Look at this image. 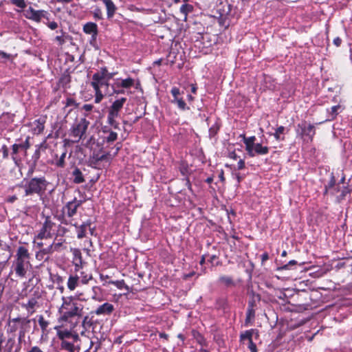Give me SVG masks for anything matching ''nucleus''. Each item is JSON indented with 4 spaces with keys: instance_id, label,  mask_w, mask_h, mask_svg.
Masks as SVG:
<instances>
[{
    "instance_id": "obj_20",
    "label": "nucleus",
    "mask_w": 352,
    "mask_h": 352,
    "mask_svg": "<svg viewBox=\"0 0 352 352\" xmlns=\"http://www.w3.org/2000/svg\"><path fill=\"white\" fill-rule=\"evenodd\" d=\"M243 142L245 144V149L250 156L253 155V146L256 144L254 141L256 140L255 136H251L249 138H245L243 135Z\"/></svg>"
},
{
    "instance_id": "obj_59",
    "label": "nucleus",
    "mask_w": 352,
    "mask_h": 352,
    "mask_svg": "<svg viewBox=\"0 0 352 352\" xmlns=\"http://www.w3.org/2000/svg\"><path fill=\"white\" fill-rule=\"evenodd\" d=\"M254 307H255V300L253 299L251 300H249L248 309H254Z\"/></svg>"
},
{
    "instance_id": "obj_58",
    "label": "nucleus",
    "mask_w": 352,
    "mask_h": 352,
    "mask_svg": "<svg viewBox=\"0 0 352 352\" xmlns=\"http://www.w3.org/2000/svg\"><path fill=\"white\" fill-rule=\"evenodd\" d=\"M47 26L51 29V30H55L58 28V23L55 21H52V22H50L47 23Z\"/></svg>"
},
{
    "instance_id": "obj_26",
    "label": "nucleus",
    "mask_w": 352,
    "mask_h": 352,
    "mask_svg": "<svg viewBox=\"0 0 352 352\" xmlns=\"http://www.w3.org/2000/svg\"><path fill=\"white\" fill-rule=\"evenodd\" d=\"M72 175L74 177L73 182L75 184H81L85 181L82 171L77 167L74 169Z\"/></svg>"
},
{
    "instance_id": "obj_28",
    "label": "nucleus",
    "mask_w": 352,
    "mask_h": 352,
    "mask_svg": "<svg viewBox=\"0 0 352 352\" xmlns=\"http://www.w3.org/2000/svg\"><path fill=\"white\" fill-rule=\"evenodd\" d=\"M78 278L80 282L85 285L87 284L89 281L93 278V276L91 273L83 270L80 272V276Z\"/></svg>"
},
{
    "instance_id": "obj_5",
    "label": "nucleus",
    "mask_w": 352,
    "mask_h": 352,
    "mask_svg": "<svg viewBox=\"0 0 352 352\" xmlns=\"http://www.w3.org/2000/svg\"><path fill=\"white\" fill-rule=\"evenodd\" d=\"M126 101V98L116 100L110 106L108 111L107 122L116 129H119V123L116 119L119 116L120 111Z\"/></svg>"
},
{
    "instance_id": "obj_60",
    "label": "nucleus",
    "mask_w": 352,
    "mask_h": 352,
    "mask_svg": "<svg viewBox=\"0 0 352 352\" xmlns=\"http://www.w3.org/2000/svg\"><path fill=\"white\" fill-rule=\"evenodd\" d=\"M2 150H3V158H7L8 157V150L7 146L4 145L2 147Z\"/></svg>"
},
{
    "instance_id": "obj_29",
    "label": "nucleus",
    "mask_w": 352,
    "mask_h": 352,
    "mask_svg": "<svg viewBox=\"0 0 352 352\" xmlns=\"http://www.w3.org/2000/svg\"><path fill=\"white\" fill-rule=\"evenodd\" d=\"M38 324L41 327L42 333H46L47 331V327L50 324V322L44 318L43 315L38 316Z\"/></svg>"
},
{
    "instance_id": "obj_41",
    "label": "nucleus",
    "mask_w": 352,
    "mask_h": 352,
    "mask_svg": "<svg viewBox=\"0 0 352 352\" xmlns=\"http://www.w3.org/2000/svg\"><path fill=\"white\" fill-rule=\"evenodd\" d=\"M341 109L340 105H336L331 108L329 111V116L331 118L329 120H333L338 114V110Z\"/></svg>"
},
{
    "instance_id": "obj_7",
    "label": "nucleus",
    "mask_w": 352,
    "mask_h": 352,
    "mask_svg": "<svg viewBox=\"0 0 352 352\" xmlns=\"http://www.w3.org/2000/svg\"><path fill=\"white\" fill-rule=\"evenodd\" d=\"M135 80L132 78H127L126 79L116 78L114 82L111 85L113 92L109 95L113 94H124L126 90L130 89L134 85Z\"/></svg>"
},
{
    "instance_id": "obj_6",
    "label": "nucleus",
    "mask_w": 352,
    "mask_h": 352,
    "mask_svg": "<svg viewBox=\"0 0 352 352\" xmlns=\"http://www.w3.org/2000/svg\"><path fill=\"white\" fill-rule=\"evenodd\" d=\"M31 322L30 319H28V318H14L12 319H10L8 320V327L7 329L8 333H15L18 328L19 324L21 326V329L19 331V340H21L23 337H24L25 333L27 331V327L29 326L30 323Z\"/></svg>"
},
{
    "instance_id": "obj_17",
    "label": "nucleus",
    "mask_w": 352,
    "mask_h": 352,
    "mask_svg": "<svg viewBox=\"0 0 352 352\" xmlns=\"http://www.w3.org/2000/svg\"><path fill=\"white\" fill-rule=\"evenodd\" d=\"M73 254V263L75 267V271L78 272L82 268L83 261L82 253L79 249L74 248L71 250Z\"/></svg>"
},
{
    "instance_id": "obj_57",
    "label": "nucleus",
    "mask_w": 352,
    "mask_h": 352,
    "mask_svg": "<svg viewBox=\"0 0 352 352\" xmlns=\"http://www.w3.org/2000/svg\"><path fill=\"white\" fill-rule=\"evenodd\" d=\"M333 43L336 47H340L342 44V39L338 36L333 39Z\"/></svg>"
},
{
    "instance_id": "obj_23",
    "label": "nucleus",
    "mask_w": 352,
    "mask_h": 352,
    "mask_svg": "<svg viewBox=\"0 0 352 352\" xmlns=\"http://www.w3.org/2000/svg\"><path fill=\"white\" fill-rule=\"evenodd\" d=\"M104 4L107 8V15L108 19H111L113 16L116 7L112 0H102Z\"/></svg>"
},
{
    "instance_id": "obj_48",
    "label": "nucleus",
    "mask_w": 352,
    "mask_h": 352,
    "mask_svg": "<svg viewBox=\"0 0 352 352\" xmlns=\"http://www.w3.org/2000/svg\"><path fill=\"white\" fill-rule=\"evenodd\" d=\"M52 244L54 252H60L61 250V248L63 246V241H58V242L54 241Z\"/></svg>"
},
{
    "instance_id": "obj_9",
    "label": "nucleus",
    "mask_w": 352,
    "mask_h": 352,
    "mask_svg": "<svg viewBox=\"0 0 352 352\" xmlns=\"http://www.w3.org/2000/svg\"><path fill=\"white\" fill-rule=\"evenodd\" d=\"M297 133L303 138H307L309 140L312 141L316 133L315 126L314 124L307 123V121L302 120L297 124Z\"/></svg>"
},
{
    "instance_id": "obj_62",
    "label": "nucleus",
    "mask_w": 352,
    "mask_h": 352,
    "mask_svg": "<svg viewBox=\"0 0 352 352\" xmlns=\"http://www.w3.org/2000/svg\"><path fill=\"white\" fill-rule=\"evenodd\" d=\"M269 258V255L267 252H265L263 253L262 255H261V261H262V263H263L264 262H265L266 261H267Z\"/></svg>"
},
{
    "instance_id": "obj_16",
    "label": "nucleus",
    "mask_w": 352,
    "mask_h": 352,
    "mask_svg": "<svg viewBox=\"0 0 352 352\" xmlns=\"http://www.w3.org/2000/svg\"><path fill=\"white\" fill-rule=\"evenodd\" d=\"M29 137H28L24 142L21 144H14L12 146V158L16 163L17 162L16 155L18 153L19 151L24 150L25 151H26L30 148V144L29 142Z\"/></svg>"
},
{
    "instance_id": "obj_42",
    "label": "nucleus",
    "mask_w": 352,
    "mask_h": 352,
    "mask_svg": "<svg viewBox=\"0 0 352 352\" xmlns=\"http://www.w3.org/2000/svg\"><path fill=\"white\" fill-rule=\"evenodd\" d=\"M252 331L253 330H248L245 331L244 333H241L240 336L241 340H248L249 342L252 340Z\"/></svg>"
},
{
    "instance_id": "obj_40",
    "label": "nucleus",
    "mask_w": 352,
    "mask_h": 352,
    "mask_svg": "<svg viewBox=\"0 0 352 352\" xmlns=\"http://www.w3.org/2000/svg\"><path fill=\"white\" fill-rule=\"evenodd\" d=\"M66 155H67V151L65 149V151L63 152V153L61 154L60 157L56 160V162L55 163V165L57 167H59V168L65 167V159L66 157Z\"/></svg>"
},
{
    "instance_id": "obj_27",
    "label": "nucleus",
    "mask_w": 352,
    "mask_h": 352,
    "mask_svg": "<svg viewBox=\"0 0 352 352\" xmlns=\"http://www.w3.org/2000/svg\"><path fill=\"white\" fill-rule=\"evenodd\" d=\"M79 278L78 276H70L67 280V287L69 290L73 291L78 286Z\"/></svg>"
},
{
    "instance_id": "obj_35",
    "label": "nucleus",
    "mask_w": 352,
    "mask_h": 352,
    "mask_svg": "<svg viewBox=\"0 0 352 352\" xmlns=\"http://www.w3.org/2000/svg\"><path fill=\"white\" fill-rule=\"evenodd\" d=\"M192 10L193 6L188 3L183 4L180 8V12L184 15L185 19H186L188 14L191 12Z\"/></svg>"
},
{
    "instance_id": "obj_21",
    "label": "nucleus",
    "mask_w": 352,
    "mask_h": 352,
    "mask_svg": "<svg viewBox=\"0 0 352 352\" xmlns=\"http://www.w3.org/2000/svg\"><path fill=\"white\" fill-rule=\"evenodd\" d=\"M76 342L77 341H73L71 340L60 341V349L65 350L69 352H75L76 350V347L75 346L74 343Z\"/></svg>"
},
{
    "instance_id": "obj_43",
    "label": "nucleus",
    "mask_w": 352,
    "mask_h": 352,
    "mask_svg": "<svg viewBox=\"0 0 352 352\" xmlns=\"http://www.w3.org/2000/svg\"><path fill=\"white\" fill-rule=\"evenodd\" d=\"M255 317V310L254 309H247L246 312V318H245V324H248L250 323Z\"/></svg>"
},
{
    "instance_id": "obj_32",
    "label": "nucleus",
    "mask_w": 352,
    "mask_h": 352,
    "mask_svg": "<svg viewBox=\"0 0 352 352\" xmlns=\"http://www.w3.org/2000/svg\"><path fill=\"white\" fill-rule=\"evenodd\" d=\"M340 192V195H337V201L338 202H340L345 199L346 195L351 192V189L349 186H343Z\"/></svg>"
},
{
    "instance_id": "obj_18",
    "label": "nucleus",
    "mask_w": 352,
    "mask_h": 352,
    "mask_svg": "<svg viewBox=\"0 0 352 352\" xmlns=\"http://www.w3.org/2000/svg\"><path fill=\"white\" fill-rule=\"evenodd\" d=\"M114 306L109 302H104L100 305L95 311L94 314L97 316L110 315L114 311Z\"/></svg>"
},
{
    "instance_id": "obj_49",
    "label": "nucleus",
    "mask_w": 352,
    "mask_h": 352,
    "mask_svg": "<svg viewBox=\"0 0 352 352\" xmlns=\"http://www.w3.org/2000/svg\"><path fill=\"white\" fill-rule=\"evenodd\" d=\"M35 122L36 124V126L34 129V131H36L38 133L43 132V131L44 129V124H43V123L41 122L40 121V120H36Z\"/></svg>"
},
{
    "instance_id": "obj_47",
    "label": "nucleus",
    "mask_w": 352,
    "mask_h": 352,
    "mask_svg": "<svg viewBox=\"0 0 352 352\" xmlns=\"http://www.w3.org/2000/svg\"><path fill=\"white\" fill-rule=\"evenodd\" d=\"M10 2L16 6L24 9L26 8V3L25 0H10Z\"/></svg>"
},
{
    "instance_id": "obj_24",
    "label": "nucleus",
    "mask_w": 352,
    "mask_h": 352,
    "mask_svg": "<svg viewBox=\"0 0 352 352\" xmlns=\"http://www.w3.org/2000/svg\"><path fill=\"white\" fill-rule=\"evenodd\" d=\"M109 159H110L109 153H105L101 154V155L99 153H94L91 157V161L92 163L97 164L100 162H102V161L109 162Z\"/></svg>"
},
{
    "instance_id": "obj_46",
    "label": "nucleus",
    "mask_w": 352,
    "mask_h": 352,
    "mask_svg": "<svg viewBox=\"0 0 352 352\" xmlns=\"http://www.w3.org/2000/svg\"><path fill=\"white\" fill-rule=\"evenodd\" d=\"M93 15L96 20L102 19V12L100 8H96L93 11Z\"/></svg>"
},
{
    "instance_id": "obj_64",
    "label": "nucleus",
    "mask_w": 352,
    "mask_h": 352,
    "mask_svg": "<svg viewBox=\"0 0 352 352\" xmlns=\"http://www.w3.org/2000/svg\"><path fill=\"white\" fill-rule=\"evenodd\" d=\"M97 36H98V34H92L91 35V40H90V44L91 45H94V43H96V41Z\"/></svg>"
},
{
    "instance_id": "obj_54",
    "label": "nucleus",
    "mask_w": 352,
    "mask_h": 352,
    "mask_svg": "<svg viewBox=\"0 0 352 352\" xmlns=\"http://www.w3.org/2000/svg\"><path fill=\"white\" fill-rule=\"evenodd\" d=\"M94 109V105L91 104H85L82 106V109L87 112L91 111Z\"/></svg>"
},
{
    "instance_id": "obj_2",
    "label": "nucleus",
    "mask_w": 352,
    "mask_h": 352,
    "mask_svg": "<svg viewBox=\"0 0 352 352\" xmlns=\"http://www.w3.org/2000/svg\"><path fill=\"white\" fill-rule=\"evenodd\" d=\"M30 258V254L28 250L24 246H19L16 254V258L12 264V268L17 277L25 278L28 272L32 269Z\"/></svg>"
},
{
    "instance_id": "obj_44",
    "label": "nucleus",
    "mask_w": 352,
    "mask_h": 352,
    "mask_svg": "<svg viewBox=\"0 0 352 352\" xmlns=\"http://www.w3.org/2000/svg\"><path fill=\"white\" fill-rule=\"evenodd\" d=\"M65 107H72L73 108H76L78 107V103L76 100L72 98H67L65 102Z\"/></svg>"
},
{
    "instance_id": "obj_14",
    "label": "nucleus",
    "mask_w": 352,
    "mask_h": 352,
    "mask_svg": "<svg viewBox=\"0 0 352 352\" xmlns=\"http://www.w3.org/2000/svg\"><path fill=\"white\" fill-rule=\"evenodd\" d=\"M170 93L173 97V100L171 101L172 103L176 104L177 107L182 111L189 109L185 101L182 98L179 97L181 93L178 87H173L170 90Z\"/></svg>"
},
{
    "instance_id": "obj_30",
    "label": "nucleus",
    "mask_w": 352,
    "mask_h": 352,
    "mask_svg": "<svg viewBox=\"0 0 352 352\" xmlns=\"http://www.w3.org/2000/svg\"><path fill=\"white\" fill-rule=\"evenodd\" d=\"M109 284L115 285L117 288L122 289L124 288L126 290L129 291V287L125 284L124 280H110L108 282Z\"/></svg>"
},
{
    "instance_id": "obj_53",
    "label": "nucleus",
    "mask_w": 352,
    "mask_h": 352,
    "mask_svg": "<svg viewBox=\"0 0 352 352\" xmlns=\"http://www.w3.org/2000/svg\"><path fill=\"white\" fill-rule=\"evenodd\" d=\"M245 167V161L244 160H240L239 162H238V164H237V167L235 168V169L238 170H243L244 169Z\"/></svg>"
},
{
    "instance_id": "obj_11",
    "label": "nucleus",
    "mask_w": 352,
    "mask_h": 352,
    "mask_svg": "<svg viewBox=\"0 0 352 352\" xmlns=\"http://www.w3.org/2000/svg\"><path fill=\"white\" fill-rule=\"evenodd\" d=\"M47 12L45 10H36L31 6L23 12V15L26 19L37 23L40 22L42 18L47 19Z\"/></svg>"
},
{
    "instance_id": "obj_34",
    "label": "nucleus",
    "mask_w": 352,
    "mask_h": 352,
    "mask_svg": "<svg viewBox=\"0 0 352 352\" xmlns=\"http://www.w3.org/2000/svg\"><path fill=\"white\" fill-rule=\"evenodd\" d=\"M95 91V99H94V101L96 103H100L102 100L104 98V95L102 92V91L100 90V89H99L98 87V86H95L94 85V87H92Z\"/></svg>"
},
{
    "instance_id": "obj_13",
    "label": "nucleus",
    "mask_w": 352,
    "mask_h": 352,
    "mask_svg": "<svg viewBox=\"0 0 352 352\" xmlns=\"http://www.w3.org/2000/svg\"><path fill=\"white\" fill-rule=\"evenodd\" d=\"M82 202L83 201L74 198L72 201L67 202L64 206L63 213H65L69 218L72 217L76 214L78 208L82 205Z\"/></svg>"
},
{
    "instance_id": "obj_4",
    "label": "nucleus",
    "mask_w": 352,
    "mask_h": 352,
    "mask_svg": "<svg viewBox=\"0 0 352 352\" xmlns=\"http://www.w3.org/2000/svg\"><path fill=\"white\" fill-rule=\"evenodd\" d=\"M90 122L85 118H80L74 123L69 131V135L73 139L72 143H78L81 140L85 138V133Z\"/></svg>"
},
{
    "instance_id": "obj_61",
    "label": "nucleus",
    "mask_w": 352,
    "mask_h": 352,
    "mask_svg": "<svg viewBox=\"0 0 352 352\" xmlns=\"http://www.w3.org/2000/svg\"><path fill=\"white\" fill-rule=\"evenodd\" d=\"M0 56L3 58L10 59L11 57V55L10 54H7L4 52L0 51Z\"/></svg>"
},
{
    "instance_id": "obj_52",
    "label": "nucleus",
    "mask_w": 352,
    "mask_h": 352,
    "mask_svg": "<svg viewBox=\"0 0 352 352\" xmlns=\"http://www.w3.org/2000/svg\"><path fill=\"white\" fill-rule=\"evenodd\" d=\"M342 188L339 186V184L336 185L332 190L330 191L331 195H338L337 194L340 192Z\"/></svg>"
},
{
    "instance_id": "obj_56",
    "label": "nucleus",
    "mask_w": 352,
    "mask_h": 352,
    "mask_svg": "<svg viewBox=\"0 0 352 352\" xmlns=\"http://www.w3.org/2000/svg\"><path fill=\"white\" fill-rule=\"evenodd\" d=\"M297 264V262L295 260L290 261L287 264L285 265L282 268L284 270L289 269L290 265H295Z\"/></svg>"
},
{
    "instance_id": "obj_51",
    "label": "nucleus",
    "mask_w": 352,
    "mask_h": 352,
    "mask_svg": "<svg viewBox=\"0 0 352 352\" xmlns=\"http://www.w3.org/2000/svg\"><path fill=\"white\" fill-rule=\"evenodd\" d=\"M101 69L104 73L105 74V76L107 78H108L109 80H110L115 75V73H109L107 69V67H101Z\"/></svg>"
},
{
    "instance_id": "obj_12",
    "label": "nucleus",
    "mask_w": 352,
    "mask_h": 352,
    "mask_svg": "<svg viewBox=\"0 0 352 352\" xmlns=\"http://www.w3.org/2000/svg\"><path fill=\"white\" fill-rule=\"evenodd\" d=\"M109 81L105 76V74L100 68L99 71L94 74L91 85V87H94V85L98 86L99 89H101L102 86H106L108 88L109 86Z\"/></svg>"
},
{
    "instance_id": "obj_36",
    "label": "nucleus",
    "mask_w": 352,
    "mask_h": 352,
    "mask_svg": "<svg viewBox=\"0 0 352 352\" xmlns=\"http://www.w3.org/2000/svg\"><path fill=\"white\" fill-rule=\"evenodd\" d=\"M285 131V128L283 126H278L276 129L275 133L273 134V135L275 138V139L276 140H278V141H279V140H284L285 138L284 137H281L280 135L281 134H284Z\"/></svg>"
},
{
    "instance_id": "obj_38",
    "label": "nucleus",
    "mask_w": 352,
    "mask_h": 352,
    "mask_svg": "<svg viewBox=\"0 0 352 352\" xmlns=\"http://www.w3.org/2000/svg\"><path fill=\"white\" fill-rule=\"evenodd\" d=\"M193 336L196 340L197 342L201 346H206V341L204 337L197 331L193 332Z\"/></svg>"
},
{
    "instance_id": "obj_10",
    "label": "nucleus",
    "mask_w": 352,
    "mask_h": 352,
    "mask_svg": "<svg viewBox=\"0 0 352 352\" xmlns=\"http://www.w3.org/2000/svg\"><path fill=\"white\" fill-rule=\"evenodd\" d=\"M54 329L56 331V336L60 341L71 340L78 341L79 340L78 334L72 331L63 328L61 326H56Z\"/></svg>"
},
{
    "instance_id": "obj_19",
    "label": "nucleus",
    "mask_w": 352,
    "mask_h": 352,
    "mask_svg": "<svg viewBox=\"0 0 352 352\" xmlns=\"http://www.w3.org/2000/svg\"><path fill=\"white\" fill-rule=\"evenodd\" d=\"M21 306L26 309L28 316H31L36 311V307H38V301L35 298H31L27 303H23Z\"/></svg>"
},
{
    "instance_id": "obj_33",
    "label": "nucleus",
    "mask_w": 352,
    "mask_h": 352,
    "mask_svg": "<svg viewBox=\"0 0 352 352\" xmlns=\"http://www.w3.org/2000/svg\"><path fill=\"white\" fill-rule=\"evenodd\" d=\"M336 178H335V176L333 175V173H331V176H330V180L329 182H328V184L327 185H325L324 186V194H327L329 192H330L332 188L336 186Z\"/></svg>"
},
{
    "instance_id": "obj_1",
    "label": "nucleus",
    "mask_w": 352,
    "mask_h": 352,
    "mask_svg": "<svg viewBox=\"0 0 352 352\" xmlns=\"http://www.w3.org/2000/svg\"><path fill=\"white\" fill-rule=\"evenodd\" d=\"M62 305L58 309L60 317L58 322H65L72 323L75 320L74 327H75L80 318L83 315V305L78 302L74 296H63Z\"/></svg>"
},
{
    "instance_id": "obj_37",
    "label": "nucleus",
    "mask_w": 352,
    "mask_h": 352,
    "mask_svg": "<svg viewBox=\"0 0 352 352\" xmlns=\"http://www.w3.org/2000/svg\"><path fill=\"white\" fill-rule=\"evenodd\" d=\"M71 81V76L68 74H63L60 78L59 79V84L63 87H66Z\"/></svg>"
},
{
    "instance_id": "obj_55",
    "label": "nucleus",
    "mask_w": 352,
    "mask_h": 352,
    "mask_svg": "<svg viewBox=\"0 0 352 352\" xmlns=\"http://www.w3.org/2000/svg\"><path fill=\"white\" fill-rule=\"evenodd\" d=\"M249 349H250L251 352H256L257 351L256 346L253 342L252 340L249 342Z\"/></svg>"
},
{
    "instance_id": "obj_8",
    "label": "nucleus",
    "mask_w": 352,
    "mask_h": 352,
    "mask_svg": "<svg viewBox=\"0 0 352 352\" xmlns=\"http://www.w3.org/2000/svg\"><path fill=\"white\" fill-rule=\"evenodd\" d=\"M55 226V223L52 221L51 218L47 217L42 227L38 230L37 234L35 235L34 242L36 240L51 239L53 236V231Z\"/></svg>"
},
{
    "instance_id": "obj_31",
    "label": "nucleus",
    "mask_w": 352,
    "mask_h": 352,
    "mask_svg": "<svg viewBox=\"0 0 352 352\" xmlns=\"http://www.w3.org/2000/svg\"><path fill=\"white\" fill-rule=\"evenodd\" d=\"M219 282L223 284L226 287L234 285V280L232 277L227 276H221L219 278Z\"/></svg>"
},
{
    "instance_id": "obj_22",
    "label": "nucleus",
    "mask_w": 352,
    "mask_h": 352,
    "mask_svg": "<svg viewBox=\"0 0 352 352\" xmlns=\"http://www.w3.org/2000/svg\"><path fill=\"white\" fill-rule=\"evenodd\" d=\"M83 32L87 34H98V25L94 22H88L83 25Z\"/></svg>"
},
{
    "instance_id": "obj_50",
    "label": "nucleus",
    "mask_w": 352,
    "mask_h": 352,
    "mask_svg": "<svg viewBox=\"0 0 352 352\" xmlns=\"http://www.w3.org/2000/svg\"><path fill=\"white\" fill-rule=\"evenodd\" d=\"M91 322L89 320V317L87 316H85L82 321V326L87 329V327H90L91 325Z\"/></svg>"
},
{
    "instance_id": "obj_15",
    "label": "nucleus",
    "mask_w": 352,
    "mask_h": 352,
    "mask_svg": "<svg viewBox=\"0 0 352 352\" xmlns=\"http://www.w3.org/2000/svg\"><path fill=\"white\" fill-rule=\"evenodd\" d=\"M63 223L65 224H71L76 227V232H77V237L78 239H82L86 236L87 230L88 227H89L91 224V221L90 220H88L85 222H84L80 226H78L76 223H73L71 221L67 222L66 220L62 221Z\"/></svg>"
},
{
    "instance_id": "obj_39",
    "label": "nucleus",
    "mask_w": 352,
    "mask_h": 352,
    "mask_svg": "<svg viewBox=\"0 0 352 352\" xmlns=\"http://www.w3.org/2000/svg\"><path fill=\"white\" fill-rule=\"evenodd\" d=\"M54 252L52 244L50 245L49 246L41 249L39 252H38L36 254V258H38L40 254H52Z\"/></svg>"
},
{
    "instance_id": "obj_3",
    "label": "nucleus",
    "mask_w": 352,
    "mask_h": 352,
    "mask_svg": "<svg viewBox=\"0 0 352 352\" xmlns=\"http://www.w3.org/2000/svg\"><path fill=\"white\" fill-rule=\"evenodd\" d=\"M45 177H33L26 182L23 188L25 189V195L30 196L33 194L43 195L47 190L49 185Z\"/></svg>"
},
{
    "instance_id": "obj_63",
    "label": "nucleus",
    "mask_w": 352,
    "mask_h": 352,
    "mask_svg": "<svg viewBox=\"0 0 352 352\" xmlns=\"http://www.w3.org/2000/svg\"><path fill=\"white\" fill-rule=\"evenodd\" d=\"M228 157L233 160H236L238 158V156H237L236 153H235V151L230 152L228 154Z\"/></svg>"
},
{
    "instance_id": "obj_45",
    "label": "nucleus",
    "mask_w": 352,
    "mask_h": 352,
    "mask_svg": "<svg viewBox=\"0 0 352 352\" xmlns=\"http://www.w3.org/2000/svg\"><path fill=\"white\" fill-rule=\"evenodd\" d=\"M105 138H106V141L107 142H109V143L113 142L117 140L118 134H117V133L111 131L109 132V135Z\"/></svg>"
},
{
    "instance_id": "obj_25",
    "label": "nucleus",
    "mask_w": 352,
    "mask_h": 352,
    "mask_svg": "<svg viewBox=\"0 0 352 352\" xmlns=\"http://www.w3.org/2000/svg\"><path fill=\"white\" fill-rule=\"evenodd\" d=\"M269 153V148L267 146H263L261 144L256 143L253 146V155L252 157H254L256 155H266Z\"/></svg>"
}]
</instances>
